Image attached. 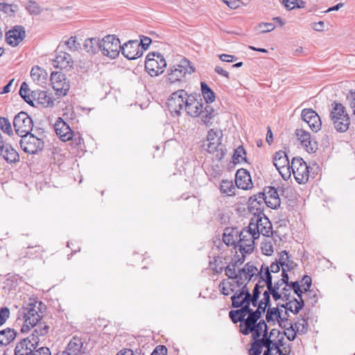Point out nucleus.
<instances>
[{"mask_svg": "<svg viewBox=\"0 0 355 355\" xmlns=\"http://www.w3.org/2000/svg\"><path fill=\"white\" fill-rule=\"evenodd\" d=\"M21 149L26 153L35 154L44 148V141L33 134L22 136L19 141Z\"/></svg>", "mask_w": 355, "mask_h": 355, "instance_id": "9b49d317", "label": "nucleus"}, {"mask_svg": "<svg viewBox=\"0 0 355 355\" xmlns=\"http://www.w3.org/2000/svg\"><path fill=\"white\" fill-rule=\"evenodd\" d=\"M166 67V62L161 53L150 52L147 55L145 69L151 76H157L162 73Z\"/></svg>", "mask_w": 355, "mask_h": 355, "instance_id": "0eeeda50", "label": "nucleus"}, {"mask_svg": "<svg viewBox=\"0 0 355 355\" xmlns=\"http://www.w3.org/2000/svg\"><path fill=\"white\" fill-rule=\"evenodd\" d=\"M50 81L52 89H69L65 74L60 71L52 72Z\"/></svg>", "mask_w": 355, "mask_h": 355, "instance_id": "cd10ccee", "label": "nucleus"}, {"mask_svg": "<svg viewBox=\"0 0 355 355\" xmlns=\"http://www.w3.org/2000/svg\"><path fill=\"white\" fill-rule=\"evenodd\" d=\"M249 312L250 307L245 305L244 307H242L239 310L231 311L229 313V315L232 322L234 323H237L238 322L244 321L245 316H247Z\"/></svg>", "mask_w": 355, "mask_h": 355, "instance_id": "c9c22d12", "label": "nucleus"}, {"mask_svg": "<svg viewBox=\"0 0 355 355\" xmlns=\"http://www.w3.org/2000/svg\"><path fill=\"white\" fill-rule=\"evenodd\" d=\"M273 163L277 169L282 168L283 166L290 164L286 153L282 150H279L275 154Z\"/></svg>", "mask_w": 355, "mask_h": 355, "instance_id": "e433bc0d", "label": "nucleus"}, {"mask_svg": "<svg viewBox=\"0 0 355 355\" xmlns=\"http://www.w3.org/2000/svg\"><path fill=\"white\" fill-rule=\"evenodd\" d=\"M64 45L67 49L71 52H78L81 49V44L78 41L76 36H71L66 41Z\"/></svg>", "mask_w": 355, "mask_h": 355, "instance_id": "a19ab883", "label": "nucleus"}, {"mask_svg": "<svg viewBox=\"0 0 355 355\" xmlns=\"http://www.w3.org/2000/svg\"><path fill=\"white\" fill-rule=\"evenodd\" d=\"M282 278L275 283L273 288L276 290H280L282 287L286 285L288 286V276L287 273L282 272Z\"/></svg>", "mask_w": 355, "mask_h": 355, "instance_id": "4d7b16f0", "label": "nucleus"}, {"mask_svg": "<svg viewBox=\"0 0 355 355\" xmlns=\"http://www.w3.org/2000/svg\"><path fill=\"white\" fill-rule=\"evenodd\" d=\"M229 230H225V232L223 234V242L228 246H234L236 248V238L235 239L232 234L230 233H227Z\"/></svg>", "mask_w": 355, "mask_h": 355, "instance_id": "5fc2aeb1", "label": "nucleus"}, {"mask_svg": "<svg viewBox=\"0 0 355 355\" xmlns=\"http://www.w3.org/2000/svg\"><path fill=\"white\" fill-rule=\"evenodd\" d=\"M220 190L221 193L231 196L234 195L235 187L232 180H223L220 182Z\"/></svg>", "mask_w": 355, "mask_h": 355, "instance_id": "ea45409f", "label": "nucleus"}, {"mask_svg": "<svg viewBox=\"0 0 355 355\" xmlns=\"http://www.w3.org/2000/svg\"><path fill=\"white\" fill-rule=\"evenodd\" d=\"M302 119L306 122L313 132L321 129L322 123L319 115L312 109H304L301 114Z\"/></svg>", "mask_w": 355, "mask_h": 355, "instance_id": "dca6fc26", "label": "nucleus"}, {"mask_svg": "<svg viewBox=\"0 0 355 355\" xmlns=\"http://www.w3.org/2000/svg\"><path fill=\"white\" fill-rule=\"evenodd\" d=\"M235 183L238 188L248 190L252 188V182L250 175L245 169H239L236 171Z\"/></svg>", "mask_w": 355, "mask_h": 355, "instance_id": "a878e982", "label": "nucleus"}, {"mask_svg": "<svg viewBox=\"0 0 355 355\" xmlns=\"http://www.w3.org/2000/svg\"><path fill=\"white\" fill-rule=\"evenodd\" d=\"M251 294L247 286L241 289L239 292L236 291L232 297V306L234 307H244L245 305L250 307Z\"/></svg>", "mask_w": 355, "mask_h": 355, "instance_id": "412c9836", "label": "nucleus"}, {"mask_svg": "<svg viewBox=\"0 0 355 355\" xmlns=\"http://www.w3.org/2000/svg\"><path fill=\"white\" fill-rule=\"evenodd\" d=\"M44 336V328L39 327L34 329L30 338L22 339L17 343L15 348V355H29L39 347L40 337Z\"/></svg>", "mask_w": 355, "mask_h": 355, "instance_id": "20e7f679", "label": "nucleus"}, {"mask_svg": "<svg viewBox=\"0 0 355 355\" xmlns=\"http://www.w3.org/2000/svg\"><path fill=\"white\" fill-rule=\"evenodd\" d=\"M54 130L58 137L62 141H67L73 138V131L69 125L60 117H58L55 123Z\"/></svg>", "mask_w": 355, "mask_h": 355, "instance_id": "aec40b11", "label": "nucleus"}, {"mask_svg": "<svg viewBox=\"0 0 355 355\" xmlns=\"http://www.w3.org/2000/svg\"><path fill=\"white\" fill-rule=\"evenodd\" d=\"M291 167L292 173L299 184H304L308 181L309 173V167L302 158H293Z\"/></svg>", "mask_w": 355, "mask_h": 355, "instance_id": "f8f14e48", "label": "nucleus"}, {"mask_svg": "<svg viewBox=\"0 0 355 355\" xmlns=\"http://www.w3.org/2000/svg\"><path fill=\"white\" fill-rule=\"evenodd\" d=\"M295 136L301 146L308 153H314L317 149L316 142L311 138V133L303 128H297L295 130Z\"/></svg>", "mask_w": 355, "mask_h": 355, "instance_id": "2eb2a0df", "label": "nucleus"}, {"mask_svg": "<svg viewBox=\"0 0 355 355\" xmlns=\"http://www.w3.org/2000/svg\"><path fill=\"white\" fill-rule=\"evenodd\" d=\"M13 126L16 134L21 137L31 133L33 122L29 115L25 112H20L13 119Z\"/></svg>", "mask_w": 355, "mask_h": 355, "instance_id": "1a4fd4ad", "label": "nucleus"}, {"mask_svg": "<svg viewBox=\"0 0 355 355\" xmlns=\"http://www.w3.org/2000/svg\"><path fill=\"white\" fill-rule=\"evenodd\" d=\"M31 90H19V94L28 105L35 107L33 98L31 96Z\"/></svg>", "mask_w": 355, "mask_h": 355, "instance_id": "13d9d810", "label": "nucleus"}, {"mask_svg": "<svg viewBox=\"0 0 355 355\" xmlns=\"http://www.w3.org/2000/svg\"><path fill=\"white\" fill-rule=\"evenodd\" d=\"M121 53L128 60H135L142 55L138 40H129L121 47Z\"/></svg>", "mask_w": 355, "mask_h": 355, "instance_id": "6ab92c4d", "label": "nucleus"}, {"mask_svg": "<svg viewBox=\"0 0 355 355\" xmlns=\"http://www.w3.org/2000/svg\"><path fill=\"white\" fill-rule=\"evenodd\" d=\"M253 232L250 230L249 226L248 229H244L242 230L239 234V240L245 241L248 238H251L252 239H257V237L254 235H252Z\"/></svg>", "mask_w": 355, "mask_h": 355, "instance_id": "e2e57ef3", "label": "nucleus"}, {"mask_svg": "<svg viewBox=\"0 0 355 355\" xmlns=\"http://www.w3.org/2000/svg\"><path fill=\"white\" fill-rule=\"evenodd\" d=\"M152 40L148 37L142 36L141 37V41L139 44L140 49L142 50V53L148 48Z\"/></svg>", "mask_w": 355, "mask_h": 355, "instance_id": "69168bd1", "label": "nucleus"}, {"mask_svg": "<svg viewBox=\"0 0 355 355\" xmlns=\"http://www.w3.org/2000/svg\"><path fill=\"white\" fill-rule=\"evenodd\" d=\"M258 275H260V279L263 280V282L266 284L270 295H272L275 301L283 298L280 291L276 290L273 288L272 276L270 274V271L268 268H262L260 269Z\"/></svg>", "mask_w": 355, "mask_h": 355, "instance_id": "f3484780", "label": "nucleus"}, {"mask_svg": "<svg viewBox=\"0 0 355 355\" xmlns=\"http://www.w3.org/2000/svg\"><path fill=\"white\" fill-rule=\"evenodd\" d=\"M278 261L282 266V272L284 273H287L288 271L293 269L296 266L295 263L291 259L290 256L286 250L280 253Z\"/></svg>", "mask_w": 355, "mask_h": 355, "instance_id": "2f4dec72", "label": "nucleus"}, {"mask_svg": "<svg viewBox=\"0 0 355 355\" xmlns=\"http://www.w3.org/2000/svg\"><path fill=\"white\" fill-rule=\"evenodd\" d=\"M26 9L31 15H39L42 11V8L36 1L29 0L26 5Z\"/></svg>", "mask_w": 355, "mask_h": 355, "instance_id": "de8ad7c7", "label": "nucleus"}, {"mask_svg": "<svg viewBox=\"0 0 355 355\" xmlns=\"http://www.w3.org/2000/svg\"><path fill=\"white\" fill-rule=\"evenodd\" d=\"M291 288L293 290L294 293L298 296L300 299L302 298V294L303 293V290L302 288V286H300L297 282H291Z\"/></svg>", "mask_w": 355, "mask_h": 355, "instance_id": "338daca9", "label": "nucleus"}, {"mask_svg": "<svg viewBox=\"0 0 355 355\" xmlns=\"http://www.w3.org/2000/svg\"><path fill=\"white\" fill-rule=\"evenodd\" d=\"M231 284L229 282V280L224 279L223 280L218 287L220 289V291L224 295H229L231 293H233V290L231 288Z\"/></svg>", "mask_w": 355, "mask_h": 355, "instance_id": "603ef678", "label": "nucleus"}, {"mask_svg": "<svg viewBox=\"0 0 355 355\" xmlns=\"http://www.w3.org/2000/svg\"><path fill=\"white\" fill-rule=\"evenodd\" d=\"M189 61L185 58L181 60L179 64L174 65L171 68L170 72L167 74L166 81L170 83L180 82L187 73L191 74L194 71L193 67L189 66Z\"/></svg>", "mask_w": 355, "mask_h": 355, "instance_id": "6e6552de", "label": "nucleus"}, {"mask_svg": "<svg viewBox=\"0 0 355 355\" xmlns=\"http://www.w3.org/2000/svg\"><path fill=\"white\" fill-rule=\"evenodd\" d=\"M101 40L96 37L86 39L83 43L84 50L89 54H96L101 51Z\"/></svg>", "mask_w": 355, "mask_h": 355, "instance_id": "c756f323", "label": "nucleus"}, {"mask_svg": "<svg viewBox=\"0 0 355 355\" xmlns=\"http://www.w3.org/2000/svg\"><path fill=\"white\" fill-rule=\"evenodd\" d=\"M277 171L281 174L283 179L285 180L290 178L292 173L291 164L284 166L282 168H278Z\"/></svg>", "mask_w": 355, "mask_h": 355, "instance_id": "bf43d9fd", "label": "nucleus"}, {"mask_svg": "<svg viewBox=\"0 0 355 355\" xmlns=\"http://www.w3.org/2000/svg\"><path fill=\"white\" fill-rule=\"evenodd\" d=\"M259 269L252 263H246L243 268L238 271L235 279H230L229 282L231 284V288L233 293L239 292L241 289L247 286L248 283L251 280H256L259 274Z\"/></svg>", "mask_w": 355, "mask_h": 355, "instance_id": "f03ea898", "label": "nucleus"}, {"mask_svg": "<svg viewBox=\"0 0 355 355\" xmlns=\"http://www.w3.org/2000/svg\"><path fill=\"white\" fill-rule=\"evenodd\" d=\"M263 205H261V203L259 202H254V204L249 202V211L254 215V216H262L264 215L263 214Z\"/></svg>", "mask_w": 355, "mask_h": 355, "instance_id": "3c124183", "label": "nucleus"}, {"mask_svg": "<svg viewBox=\"0 0 355 355\" xmlns=\"http://www.w3.org/2000/svg\"><path fill=\"white\" fill-rule=\"evenodd\" d=\"M31 77L38 86H42V84L44 83L43 69L38 66H35L32 68L31 71Z\"/></svg>", "mask_w": 355, "mask_h": 355, "instance_id": "4c0bfd02", "label": "nucleus"}, {"mask_svg": "<svg viewBox=\"0 0 355 355\" xmlns=\"http://www.w3.org/2000/svg\"><path fill=\"white\" fill-rule=\"evenodd\" d=\"M25 31L21 26H15L12 30L9 31L6 34V40L8 44L16 46L24 38Z\"/></svg>", "mask_w": 355, "mask_h": 355, "instance_id": "b1692460", "label": "nucleus"}, {"mask_svg": "<svg viewBox=\"0 0 355 355\" xmlns=\"http://www.w3.org/2000/svg\"><path fill=\"white\" fill-rule=\"evenodd\" d=\"M287 301L288 302L286 304L282 305V308L286 309L293 314L298 313L304 305L302 299H300L298 300L296 298H294L293 300H288Z\"/></svg>", "mask_w": 355, "mask_h": 355, "instance_id": "473e14b6", "label": "nucleus"}, {"mask_svg": "<svg viewBox=\"0 0 355 355\" xmlns=\"http://www.w3.org/2000/svg\"><path fill=\"white\" fill-rule=\"evenodd\" d=\"M8 163H15L19 160V155L17 150L8 143L3 141L0 144V157Z\"/></svg>", "mask_w": 355, "mask_h": 355, "instance_id": "5701e85b", "label": "nucleus"}, {"mask_svg": "<svg viewBox=\"0 0 355 355\" xmlns=\"http://www.w3.org/2000/svg\"><path fill=\"white\" fill-rule=\"evenodd\" d=\"M202 96L206 103H212L215 101V94L213 90H201Z\"/></svg>", "mask_w": 355, "mask_h": 355, "instance_id": "680f3d73", "label": "nucleus"}, {"mask_svg": "<svg viewBox=\"0 0 355 355\" xmlns=\"http://www.w3.org/2000/svg\"><path fill=\"white\" fill-rule=\"evenodd\" d=\"M330 117L334 128L339 132H345L349 128L350 118L345 106L340 103H331Z\"/></svg>", "mask_w": 355, "mask_h": 355, "instance_id": "7ed1b4c3", "label": "nucleus"}, {"mask_svg": "<svg viewBox=\"0 0 355 355\" xmlns=\"http://www.w3.org/2000/svg\"><path fill=\"white\" fill-rule=\"evenodd\" d=\"M0 129L9 136L13 135L11 123L6 117H0Z\"/></svg>", "mask_w": 355, "mask_h": 355, "instance_id": "49530a36", "label": "nucleus"}, {"mask_svg": "<svg viewBox=\"0 0 355 355\" xmlns=\"http://www.w3.org/2000/svg\"><path fill=\"white\" fill-rule=\"evenodd\" d=\"M223 135L222 130L218 128L210 129L207 135L206 149L218 160H221L226 153V149L221 142Z\"/></svg>", "mask_w": 355, "mask_h": 355, "instance_id": "39448f33", "label": "nucleus"}, {"mask_svg": "<svg viewBox=\"0 0 355 355\" xmlns=\"http://www.w3.org/2000/svg\"><path fill=\"white\" fill-rule=\"evenodd\" d=\"M187 114L193 117L200 116L202 110V103L192 95L187 96L184 105Z\"/></svg>", "mask_w": 355, "mask_h": 355, "instance_id": "4be33fe9", "label": "nucleus"}, {"mask_svg": "<svg viewBox=\"0 0 355 355\" xmlns=\"http://www.w3.org/2000/svg\"><path fill=\"white\" fill-rule=\"evenodd\" d=\"M261 251L263 254L270 256L274 252L273 239L268 237L261 243Z\"/></svg>", "mask_w": 355, "mask_h": 355, "instance_id": "37998d69", "label": "nucleus"}, {"mask_svg": "<svg viewBox=\"0 0 355 355\" xmlns=\"http://www.w3.org/2000/svg\"><path fill=\"white\" fill-rule=\"evenodd\" d=\"M37 303L35 300L30 299V302L24 303L19 310L16 322L20 324V322H22L21 333L28 332L31 328L36 326L42 318V312L40 306H37Z\"/></svg>", "mask_w": 355, "mask_h": 355, "instance_id": "f257e3e1", "label": "nucleus"}, {"mask_svg": "<svg viewBox=\"0 0 355 355\" xmlns=\"http://www.w3.org/2000/svg\"><path fill=\"white\" fill-rule=\"evenodd\" d=\"M201 121L207 127H209L216 121L218 112L210 105H207L200 114Z\"/></svg>", "mask_w": 355, "mask_h": 355, "instance_id": "c85d7f7f", "label": "nucleus"}, {"mask_svg": "<svg viewBox=\"0 0 355 355\" xmlns=\"http://www.w3.org/2000/svg\"><path fill=\"white\" fill-rule=\"evenodd\" d=\"M250 230L253 232L252 235L259 237L260 234L270 237L272 234V227L269 219L265 216H254L250 219Z\"/></svg>", "mask_w": 355, "mask_h": 355, "instance_id": "423d86ee", "label": "nucleus"}, {"mask_svg": "<svg viewBox=\"0 0 355 355\" xmlns=\"http://www.w3.org/2000/svg\"><path fill=\"white\" fill-rule=\"evenodd\" d=\"M279 314V308H269L266 313V319L268 322H278V315Z\"/></svg>", "mask_w": 355, "mask_h": 355, "instance_id": "09e8293b", "label": "nucleus"}, {"mask_svg": "<svg viewBox=\"0 0 355 355\" xmlns=\"http://www.w3.org/2000/svg\"><path fill=\"white\" fill-rule=\"evenodd\" d=\"M259 277V278H260L259 275H257V277ZM262 282H263V280L261 279H259V283L255 285V286L253 289V291H252V295H251L250 302L254 307H256L257 306V301H258V298L260 295L259 288L264 287V285L260 286V284Z\"/></svg>", "mask_w": 355, "mask_h": 355, "instance_id": "c03bdc74", "label": "nucleus"}, {"mask_svg": "<svg viewBox=\"0 0 355 355\" xmlns=\"http://www.w3.org/2000/svg\"><path fill=\"white\" fill-rule=\"evenodd\" d=\"M245 155V151L243 146L238 147L234 153L233 155V161L235 164L241 163L243 161L245 160V157L244 155Z\"/></svg>", "mask_w": 355, "mask_h": 355, "instance_id": "8fccbe9b", "label": "nucleus"}, {"mask_svg": "<svg viewBox=\"0 0 355 355\" xmlns=\"http://www.w3.org/2000/svg\"><path fill=\"white\" fill-rule=\"evenodd\" d=\"M252 337L254 339L263 337H266L268 335L267 324L264 320H261L259 323L255 325L253 329Z\"/></svg>", "mask_w": 355, "mask_h": 355, "instance_id": "58836bf2", "label": "nucleus"}, {"mask_svg": "<svg viewBox=\"0 0 355 355\" xmlns=\"http://www.w3.org/2000/svg\"><path fill=\"white\" fill-rule=\"evenodd\" d=\"M31 96L33 98V102H36L38 104H43V100L44 99V91L40 90H31Z\"/></svg>", "mask_w": 355, "mask_h": 355, "instance_id": "6e6d98bb", "label": "nucleus"}, {"mask_svg": "<svg viewBox=\"0 0 355 355\" xmlns=\"http://www.w3.org/2000/svg\"><path fill=\"white\" fill-rule=\"evenodd\" d=\"M62 355H88V353L84 347L83 340L78 336H73Z\"/></svg>", "mask_w": 355, "mask_h": 355, "instance_id": "a211bd4d", "label": "nucleus"}, {"mask_svg": "<svg viewBox=\"0 0 355 355\" xmlns=\"http://www.w3.org/2000/svg\"><path fill=\"white\" fill-rule=\"evenodd\" d=\"M101 51L112 59L116 58L121 52V42L114 35H107L101 40Z\"/></svg>", "mask_w": 355, "mask_h": 355, "instance_id": "9d476101", "label": "nucleus"}, {"mask_svg": "<svg viewBox=\"0 0 355 355\" xmlns=\"http://www.w3.org/2000/svg\"><path fill=\"white\" fill-rule=\"evenodd\" d=\"M244 259H239L237 261L234 262L230 263L225 268V275L228 277L229 279H235L237 276L236 272V267L239 264H241L243 262Z\"/></svg>", "mask_w": 355, "mask_h": 355, "instance_id": "79ce46f5", "label": "nucleus"}, {"mask_svg": "<svg viewBox=\"0 0 355 355\" xmlns=\"http://www.w3.org/2000/svg\"><path fill=\"white\" fill-rule=\"evenodd\" d=\"M17 336V332L14 329L6 328L0 331V347L6 346L12 343Z\"/></svg>", "mask_w": 355, "mask_h": 355, "instance_id": "7c9ffc66", "label": "nucleus"}, {"mask_svg": "<svg viewBox=\"0 0 355 355\" xmlns=\"http://www.w3.org/2000/svg\"><path fill=\"white\" fill-rule=\"evenodd\" d=\"M259 315V311H253L252 309H250V312L247 315L248 317L244 320L245 327L241 329L243 334L248 335L250 332L253 331L255 325H257V320L260 318ZM241 328H242V324H241Z\"/></svg>", "mask_w": 355, "mask_h": 355, "instance_id": "bb28decb", "label": "nucleus"}, {"mask_svg": "<svg viewBox=\"0 0 355 355\" xmlns=\"http://www.w3.org/2000/svg\"><path fill=\"white\" fill-rule=\"evenodd\" d=\"M260 28H262L260 32L262 33H266L273 31L275 28V25L272 23H261L259 25Z\"/></svg>", "mask_w": 355, "mask_h": 355, "instance_id": "774afa93", "label": "nucleus"}, {"mask_svg": "<svg viewBox=\"0 0 355 355\" xmlns=\"http://www.w3.org/2000/svg\"><path fill=\"white\" fill-rule=\"evenodd\" d=\"M255 239H252L250 237L246 239L245 241L239 240L237 241V245H236V248H239L241 253L242 254L241 259H243L244 253H251L254 250V241Z\"/></svg>", "mask_w": 355, "mask_h": 355, "instance_id": "72a5a7b5", "label": "nucleus"}, {"mask_svg": "<svg viewBox=\"0 0 355 355\" xmlns=\"http://www.w3.org/2000/svg\"><path fill=\"white\" fill-rule=\"evenodd\" d=\"M61 46H58L55 51V58L52 60L53 65L55 68L71 69L73 65V60L71 55L60 49Z\"/></svg>", "mask_w": 355, "mask_h": 355, "instance_id": "4468645a", "label": "nucleus"}, {"mask_svg": "<svg viewBox=\"0 0 355 355\" xmlns=\"http://www.w3.org/2000/svg\"><path fill=\"white\" fill-rule=\"evenodd\" d=\"M264 203L271 209H277L280 205V198L277 190L273 187H267L263 191Z\"/></svg>", "mask_w": 355, "mask_h": 355, "instance_id": "393cba45", "label": "nucleus"}, {"mask_svg": "<svg viewBox=\"0 0 355 355\" xmlns=\"http://www.w3.org/2000/svg\"><path fill=\"white\" fill-rule=\"evenodd\" d=\"M187 96L185 90H176L172 93L166 102L169 111L179 115L180 110L184 107Z\"/></svg>", "mask_w": 355, "mask_h": 355, "instance_id": "ddd939ff", "label": "nucleus"}, {"mask_svg": "<svg viewBox=\"0 0 355 355\" xmlns=\"http://www.w3.org/2000/svg\"><path fill=\"white\" fill-rule=\"evenodd\" d=\"M347 103L350 108L352 116H355V90H351L346 97Z\"/></svg>", "mask_w": 355, "mask_h": 355, "instance_id": "864d4df0", "label": "nucleus"}, {"mask_svg": "<svg viewBox=\"0 0 355 355\" xmlns=\"http://www.w3.org/2000/svg\"><path fill=\"white\" fill-rule=\"evenodd\" d=\"M262 352V348L261 345L258 344L255 340L251 345V347L249 349L250 355H260Z\"/></svg>", "mask_w": 355, "mask_h": 355, "instance_id": "0e129e2a", "label": "nucleus"}, {"mask_svg": "<svg viewBox=\"0 0 355 355\" xmlns=\"http://www.w3.org/2000/svg\"><path fill=\"white\" fill-rule=\"evenodd\" d=\"M10 316V309L7 306L0 309V326L3 325Z\"/></svg>", "mask_w": 355, "mask_h": 355, "instance_id": "052dcab7", "label": "nucleus"}, {"mask_svg": "<svg viewBox=\"0 0 355 355\" xmlns=\"http://www.w3.org/2000/svg\"><path fill=\"white\" fill-rule=\"evenodd\" d=\"M254 340L258 344L261 345L262 349L263 347L266 348V350L264 352L272 354V350H276L277 353H281V350L277 344L273 343L272 340L268 338V336L266 337H263L261 339L257 338Z\"/></svg>", "mask_w": 355, "mask_h": 355, "instance_id": "f704fd0d", "label": "nucleus"}, {"mask_svg": "<svg viewBox=\"0 0 355 355\" xmlns=\"http://www.w3.org/2000/svg\"><path fill=\"white\" fill-rule=\"evenodd\" d=\"M293 326L298 334H304L306 333L309 324L308 322L305 319L301 318L293 323Z\"/></svg>", "mask_w": 355, "mask_h": 355, "instance_id": "a18cd8bd", "label": "nucleus"}]
</instances>
